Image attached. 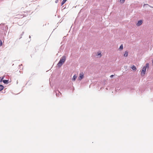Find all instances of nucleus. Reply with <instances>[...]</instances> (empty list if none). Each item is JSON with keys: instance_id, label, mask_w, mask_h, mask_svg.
Returning a JSON list of instances; mask_svg holds the SVG:
<instances>
[{"instance_id": "nucleus-1", "label": "nucleus", "mask_w": 153, "mask_h": 153, "mask_svg": "<svg viewBox=\"0 0 153 153\" xmlns=\"http://www.w3.org/2000/svg\"><path fill=\"white\" fill-rule=\"evenodd\" d=\"M65 56H62L61 59H60L59 62L57 64V66H58V67H61L62 65V64H63V63L65 62Z\"/></svg>"}, {"instance_id": "nucleus-2", "label": "nucleus", "mask_w": 153, "mask_h": 153, "mask_svg": "<svg viewBox=\"0 0 153 153\" xmlns=\"http://www.w3.org/2000/svg\"><path fill=\"white\" fill-rule=\"evenodd\" d=\"M149 67V64L147 63L146 64V66H143V69L141 71V76H143L145 73H146V68Z\"/></svg>"}, {"instance_id": "nucleus-3", "label": "nucleus", "mask_w": 153, "mask_h": 153, "mask_svg": "<svg viewBox=\"0 0 153 153\" xmlns=\"http://www.w3.org/2000/svg\"><path fill=\"white\" fill-rule=\"evenodd\" d=\"M83 77H84V74L83 72H81L80 73V74H79V76L78 77V79H79V80H81L82 79Z\"/></svg>"}, {"instance_id": "nucleus-4", "label": "nucleus", "mask_w": 153, "mask_h": 153, "mask_svg": "<svg viewBox=\"0 0 153 153\" xmlns=\"http://www.w3.org/2000/svg\"><path fill=\"white\" fill-rule=\"evenodd\" d=\"M143 23V21L142 20H140L138 21L137 23V25L138 26H139L140 25Z\"/></svg>"}, {"instance_id": "nucleus-5", "label": "nucleus", "mask_w": 153, "mask_h": 153, "mask_svg": "<svg viewBox=\"0 0 153 153\" xmlns=\"http://www.w3.org/2000/svg\"><path fill=\"white\" fill-rule=\"evenodd\" d=\"M77 77V75L76 74H75L74 76H73V78H72V80L73 81H75L76 78Z\"/></svg>"}, {"instance_id": "nucleus-6", "label": "nucleus", "mask_w": 153, "mask_h": 153, "mask_svg": "<svg viewBox=\"0 0 153 153\" xmlns=\"http://www.w3.org/2000/svg\"><path fill=\"white\" fill-rule=\"evenodd\" d=\"M128 51H126L124 52V56L125 57H127L128 56Z\"/></svg>"}, {"instance_id": "nucleus-7", "label": "nucleus", "mask_w": 153, "mask_h": 153, "mask_svg": "<svg viewBox=\"0 0 153 153\" xmlns=\"http://www.w3.org/2000/svg\"><path fill=\"white\" fill-rule=\"evenodd\" d=\"M4 88V87L1 85H0V91H2Z\"/></svg>"}, {"instance_id": "nucleus-8", "label": "nucleus", "mask_w": 153, "mask_h": 153, "mask_svg": "<svg viewBox=\"0 0 153 153\" xmlns=\"http://www.w3.org/2000/svg\"><path fill=\"white\" fill-rule=\"evenodd\" d=\"M97 56H99V57H100L101 56V52H99L97 53Z\"/></svg>"}, {"instance_id": "nucleus-9", "label": "nucleus", "mask_w": 153, "mask_h": 153, "mask_svg": "<svg viewBox=\"0 0 153 153\" xmlns=\"http://www.w3.org/2000/svg\"><path fill=\"white\" fill-rule=\"evenodd\" d=\"M67 0H63L61 3V5L62 6L66 1Z\"/></svg>"}, {"instance_id": "nucleus-10", "label": "nucleus", "mask_w": 153, "mask_h": 153, "mask_svg": "<svg viewBox=\"0 0 153 153\" xmlns=\"http://www.w3.org/2000/svg\"><path fill=\"white\" fill-rule=\"evenodd\" d=\"M146 5H147V6H149V7H150L152 8H153V7L152 6H150L148 4H144V5H143V7H144L145 6H146Z\"/></svg>"}, {"instance_id": "nucleus-11", "label": "nucleus", "mask_w": 153, "mask_h": 153, "mask_svg": "<svg viewBox=\"0 0 153 153\" xmlns=\"http://www.w3.org/2000/svg\"><path fill=\"white\" fill-rule=\"evenodd\" d=\"M3 81V82H4V83L5 84H7V82H8V80H2Z\"/></svg>"}, {"instance_id": "nucleus-12", "label": "nucleus", "mask_w": 153, "mask_h": 153, "mask_svg": "<svg viewBox=\"0 0 153 153\" xmlns=\"http://www.w3.org/2000/svg\"><path fill=\"white\" fill-rule=\"evenodd\" d=\"M131 69H133V70H135L136 69V67L134 65H133V66H132V67H131Z\"/></svg>"}, {"instance_id": "nucleus-13", "label": "nucleus", "mask_w": 153, "mask_h": 153, "mask_svg": "<svg viewBox=\"0 0 153 153\" xmlns=\"http://www.w3.org/2000/svg\"><path fill=\"white\" fill-rule=\"evenodd\" d=\"M4 78V76H3L2 77H0V82H1L2 81V80Z\"/></svg>"}, {"instance_id": "nucleus-14", "label": "nucleus", "mask_w": 153, "mask_h": 153, "mask_svg": "<svg viewBox=\"0 0 153 153\" xmlns=\"http://www.w3.org/2000/svg\"><path fill=\"white\" fill-rule=\"evenodd\" d=\"M119 49H120V50H122L123 49V45L122 44L120 46V47Z\"/></svg>"}, {"instance_id": "nucleus-15", "label": "nucleus", "mask_w": 153, "mask_h": 153, "mask_svg": "<svg viewBox=\"0 0 153 153\" xmlns=\"http://www.w3.org/2000/svg\"><path fill=\"white\" fill-rule=\"evenodd\" d=\"M125 0H120V2L122 3H123L125 1Z\"/></svg>"}, {"instance_id": "nucleus-16", "label": "nucleus", "mask_w": 153, "mask_h": 153, "mask_svg": "<svg viewBox=\"0 0 153 153\" xmlns=\"http://www.w3.org/2000/svg\"><path fill=\"white\" fill-rule=\"evenodd\" d=\"M2 45V42H1V41L0 40V46H1Z\"/></svg>"}, {"instance_id": "nucleus-17", "label": "nucleus", "mask_w": 153, "mask_h": 153, "mask_svg": "<svg viewBox=\"0 0 153 153\" xmlns=\"http://www.w3.org/2000/svg\"><path fill=\"white\" fill-rule=\"evenodd\" d=\"M113 76V75H111L110 76V77L112 78Z\"/></svg>"}, {"instance_id": "nucleus-18", "label": "nucleus", "mask_w": 153, "mask_h": 153, "mask_svg": "<svg viewBox=\"0 0 153 153\" xmlns=\"http://www.w3.org/2000/svg\"><path fill=\"white\" fill-rule=\"evenodd\" d=\"M3 25H0V28L1 27V26H3Z\"/></svg>"}, {"instance_id": "nucleus-19", "label": "nucleus", "mask_w": 153, "mask_h": 153, "mask_svg": "<svg viewBox=\"0 0 153 153\" xmlns=\"http://www.w3.org/2000/svg\"><path fill=\"white\" fill-rule=\"evenodd\" d=\"M152 65H153V59L152 60Z\"/></svg>"}, {"instance_id": "nucleus-20", "label": "nucleus", "mask_w": 153, "mask_h": 153, "mask_svg": "<svg viewBox=\"0 0 153 153\" xmlns=\"http://www.w3.org/2000/svg\"><path fill=\"white\" fill-rule=\"evenodd\" d=\"M5 28L6 29V27H5Z\"/></svg>"}]
</instances>
